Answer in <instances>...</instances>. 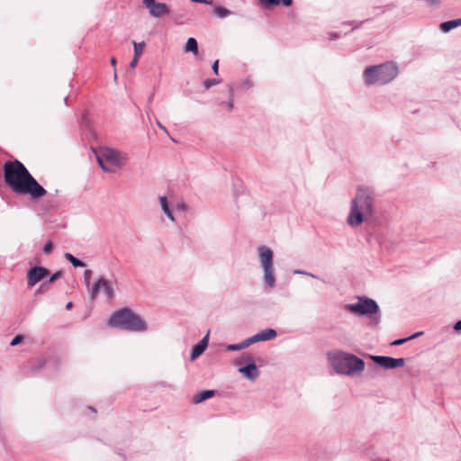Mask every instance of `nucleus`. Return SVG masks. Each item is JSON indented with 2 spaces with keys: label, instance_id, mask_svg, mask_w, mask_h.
Returning a JSON list of instances; mask_svg holds the SVG:
<instances>
[{
  "label": "nucleus",
  "instance_id": "6e6552de",
  "mask_svg": "<svg viewBox=\"0 0 461 461\" xmlns=\"http://www.w3.org/2000/svg\"><path fill=\"white\" fill-rule=\"evenodd\" d=\"M50 275V271L43 267H33L27 273V284L29 287L34 286Z\"/></svg>",
  "mask_w": 461,
  "mask_h": 461
},
{
  "label": "nucleus",
  "instance_id": "a878e982",
  "mask_svg": "<svg viewBox=\"0 0 461 461\" xmlns=\"http://www.w3.org/2000/svg\"><path fill=\"white\" fill-rule=\"evenodd\" d=\"M420 334H421V332L415 333L414 335H412V336H411V337H409V338H406V339H397V340L393 341V342L392 343V345H402V344H403L404 342H406V341H408V340H410V339H414V338L418 337Z\"/></svg>",
  "mask_w": 461,
  "mask_h": 461
},
{
  "label": "nucleus",
  "instance_id": "f8f14e48",
  "mask_svg": "<svg viewBox=\"0 0 461 461\" xmlns=\"http://www.w3.org/2000/svg\"><path fill=\"white\" fill-rule=\"evenodd\" d=\"M276 337V331L273 329L264 330L258 334L249 338L250 344L273 339Z\"/></svg>",
  "mask_w": 461,
  "mask_h": 461
},
{
  "label": "nucleus",
  "instance_id": "7ed1b4c3",
  "mask_svg": "<svg viewBox=\"0 0 461 461\" xmlns=\"http://www.w3.org/2000/svg\"><path fill=\"white\" fill-rule=\"evenodd\" d=\"M330 359L334 369L339 374L354 375L365 369V362L349 353L337 352L330 355Z\"/></svg>",
  "mask_w": 461,
  "mask_h": 461
},
{
  "label": "nucleus",
  "instance_id": "58836bf2",
  "mask_svg": "<svg viewBox=\"0 0 461 461\" xmlns=\"http://www.w3.org/2000/svg\"><path fill=\"white\" fill-rule=\"evenodd\" d=\"M71 308H72V303H71V302H69V303H67V305H66V309H67V310H70Z\"/></svg>",
  "mask_w": 461,
  "mask_h": 461
},
{
  "label": "nucleus",
  "instance_id": "9b49d317",
  "mask_svg": "<svg viewBox=\"0 0 461 461\" xmlns=\"http://www.w3.org/2000/svg\"><path fill=\"white\" fill-rule=\"evenodd\" d=\"M103 288L108 298L113 296V290L110 286L109 283L104 278H100L94 285L91 291V298L95 299L98 294L99 289Z\"/></svg>",
  "mask_w": 461,
  "mask_h": 461
},
{
  "label": "nucleus",
  "instance_id": "79ce46f5",
  "mask_svg": "<svg viewBox=\"0 0 461 461\" xmlns=\"http://www.w3.org/2000/svg\"><path fill=\"white\" fill-rule=\"evenodd\" d=\"M178 207L181 208V209H185V204H179Z\"/></svg>",
  "mask_w": 461,
  "mask_h": 461
},
{
  "label": "nucleus",
  "instance_id": "4c0bfd02",
  "mask_svg": "<svg viewBox=\"0 0 461 461\" xmlns=\"http://www.w3.org/2000/svg\"><path fill=\"white\" fill-rule=\"evenodd\" d=\"M157 124H158V126L160 129H162L164 131H166V132H167L166 128H165V127H164V126H163L159 122H157Z\"/></svg>",
  "mask_w": 461,
  "mask_h": 461
},
{
  "label": "nucleus",
  "instance_id": "72a5a7b5",
  "mask_svg": "<svg viewBox=\"0 0 461 461\" xmlns=\"http://www.w3.org/2000/svg\"><path fill=\"white\" fill-rule=\"evenodd\" d=\"M138 61H139V58H136V56H134V57H133V59H132V60H131V63H130V67H131V68H134L137 66Z\"/></svg>",
  "mask_w": 461,
  "mask_h": 461
},
{
  "label": "nucleus",
  "instance_id": "bb28decb",
  "mask_svg": "<svg viewBox=\"0 0 461 461\" xmlns=\"http://www.w3.org/2000/svg\"><path fill=\"white\" fill-rule=\"evenodd\" d=\"M219 80H216V79H206L204 82H203V86L205 87V89H209L211 86H215L217 84H219Z\"/></svg>",
  "mask_w": 461,
  "mask_h": 461
},
{
  "label": "nucleus",
  "instance_id": "f257e3e1",
  "mask_svg": "<svg viewBox=\"0 0 461 461\" xmlns=\"http://www.w3.org/2000/svg\"><path fill=\"white\" fill-rule=\"evenodd\" d=\"M4 178L5 184L16 194H30L32 198L39 199L47 193L24 165L17 159L5 163Z\"/></svg>",
  "mask_w": 461,
  "mask_h": 461
},
{
  "label": "nucleus",
  "instance_id": "39448f33",
  "mask_svg": "<svg viewBox=\"0 0 461 461\" xmlns=\"http://www.w3.org/2000/svg\"><path fill=\"white\" fill-rule=\"evenodd\" d=\"M398 74V67L394 62L367 68L364 72L366 85H384L391 82Z\"/></svg>",
  "mask_w": 461,
  "mask_h": 461
},
{
  "label": "nucleus",
  "instance_id": "473e14b6",
  "mask_svg": "<svg viewBox=\"0 0 461 461\" xmlns=\"http://www.w3.org/2000/svg\"><path fill=\"white\" fill-rule=\"evenodd\" d=\"M279 5H283L285 6H290L293 4V0H278Z\"/></svg>",
  "mask_w": 461,
  "mask_h": 461
},
{
  "label": "nucleus",
  "instance_id": "f704fd0d",
  "mask_svg": "<svg viewBox=\"0 0 461 461\" xmlns=\"http://www.w3.org/2000/svg\"><path fill=\"white\" fill-rule=\"evenodd\" d=\"M223 104L226 106L228 111H231L233 108V101L232 100H230L229 102H227L226 104Z\"/></svg>",
  "mask_w": 461,
  "mask_h": 461
},
{
  "label": "nucleus",
  "instance_id": "5701e85b",
  "mask_svg": "<svg viewBox=\"0 0 461 461\" xmlns=\"http://www.w3.org/2000/svg\"><path fill=\"white\" fill-rule=\"evenodd\" d=\"M133 46H134V56H136V58H140L144 51L145 43L144 42L137 43V42L133 41Z\"/></svg>",
  "mask_w": 461,
  "mask_h": 461
},
{
  "label": "nucleus",
  "instance_id": "9d476101",
  "mask_svg": "<svg viewBox=\"0 0 461 461\" xmlns=\"http://www.w3.org/2000/svg\"><path fill=\"white\" fill-rule=\"evenodd\" d=\"M259 258L263 268L273 267V252L266 246L258 247Z\"/></svg>",
  "mask_w": 461,
  "mask_h": 461
},
{
  "label": "nucleus",
  "instance_id": "f3484780",
  "mask_svg": "<svg viewBox=\"0 0 461 461\" xmlns=\"http://www.w3.org/2000/svg\"><path fill=\"white\" fill-rule=\"evenodd\" d=\"M185 51L192 52L195 56L198 54V45L194 38H189L187 40L185 47Z\"/></svg>",
  "mask_w": 461,
  "mask_h": 461
},
{
  "label": "nucleus",
  "instance_id": "dca6fc26",
  "mask_svg": "<svg viewBox=\"0 0 461 461\" xmlns=\"http://www.w3.org/2000/svg\"><path fill=\"white\" fill-rule=\"evenodd\" d=\"M214 393H215L212 390L203 391V392L194 395L192 402L194 404L200 403L209 398H212L214 395Z\"/></svg>",
  "mask_w": 461,
  "mask_h": 461
},
{
  "label": "nucleus",
  "instance_id": "e433bc0d",
  "mask_svg": "<svg viewBox=\"0 0 461 461\" xmlns=\"http://www.w3.org/2000/svg\"><path fill=\"white\" fill-rule=\"evenodd\" d=\"M455 330H461V321H458L456 324H455Z\"/></svg>",
  "mask_w": 461,
  "mask_h": 461
},
{
  "label": "nucleus",
  "instance_id": "f03ea898",
  "mask_svg": "<svg viewBox=\"0 0 461 461\" xmlns=\"http://www.w3.org/2000/svg\"><path fill=\"white\" fill-rule=\"evenodd\" d=\"M374 213V198L366 188H358L356 197L351 203L350 212L347 221L352 226H359Z\"/></svg>",
  "mask_w": 461,
  "mask_h": 461
},
{
  "label": "nucleus",
  "instance_id": "1a4fd4ad",
  "mask_svg": "<svg viewBox=\"0 0 461 461\" xmlns=\"http://www.w3.org/2000/svg\"><path fill=\"white\" fill-rule=\"evenodd\" d=\"M372 359L384 368H397L404 366L403 358H393L391 357L374 356Z\"/></svg>",
  "mask_w": 461,
  "mask_h": 461
},
{
  "label": "nucleus",
  "instance_id": "4be33fe9",
  "mask_svg": "<svg viewBox=\"0 0 461 461\" xmlns=\"http://www.w3.org/2000/svg\"><path fill=\"white\" fill-rule=\"evenodd\" d=\"M250 342H249V339H245L244 341H242L241 343H239V344H232V345H229L227 347L228 350H230V351H234V350H240V349H242L244 348H247L249 346H250Z\"/></svg>",
  "mask_w": 461,
  "mask_h": 461
},
{
  "label": "nucleus",
  "instance_id": "7c9ffc66",
  "mask_svg": "<svg viewBox=\"0 0 461 461\" xmlns=\"http://www.w3.org/2000/svg\"><path fill=\"white\" fill-rule=\"evenodd\" d=\"M91 275H92L91 270L87 269L85 271L84 276H85V280H86L87 285H89V280H90Z\"/></svg>",
  "mask_w": 461,
  "mask_h": 461
},
{
  "label": "nucleus",
  "instance_id": "c85d7f7f",
  "mask_svg": "<svg viewBox=\"0 0 461 461\" xmlns=\"http://www.w3.org/2000/svg\"><path fill=\"white\" fill-rule=\"evenodd\" d=\"M52 248H53L52 242L51 241H48L45 244L44 248H43V252L45 254H50L52 251Z\"/></svg>",
  "mask_w": 461,
  "mask_h": 461
},
{
  "label": "nucleus",
  "instance_id": "a211bd4d",
  "mask_svg": "<svg viewBox=\"0 0 461 461\" xmlns=\"http://www.w3.org/2000/svg\"><path fill=\"white\" fill-rule=\"evenodd\" d=\"M459 25H461V19L451 20V21L442 23L440 24V29L443 32H447L450 31L451 29L456 28Z\"/></svg>",
  "mask_w": 461,
  "mask_h": 461
},
{
  "label": "nucleus",
  "instance_id": "2f4dec72",
  "mask_svg": "<svg viewBox=\"0 0 461 461\" xmlns=\"http://www.w3.org/2000/svg\"><path fill=\"white\" fill-rule=\"evenodd\" d=\"M212 68L213 73L217 75L218 69H219V60H215L213 62Z\"/></svg>",
  "mask_w": 461,
  "mask_h": 461
},
{
  "label": "nucleus",
  "instance_id": "6ab92c4d",
  "mask_svg": "<svg viewBox=\"0 0 461 461\" xmlns=\"http://www.w3.org/2000/svg\"><path fill=\"white\" fill-rule=\"evenodd\" d=\"M263 269H264V276H265L266 283L270 287H273L275 285V276H274L273 267L263 268Z\"/></svg>",
  "mask_w": 461,
  "mask_h": 461
},
{
  "label": "nucleus",
  "instance_id": "c756f323",
  "mask_svg": "<svg viewBox=\"0 0 461 461\" xmlns=\"http://www.w3.org/2000/svg\"><path fill=\"white\" fill-rule=\"evenodd\" d=\"M23 337L22 335H16L11 341L10 345L16 346L23 340Z\"/></svg>",
  "mask_w": 461,
  "mask_h": 461
},
{
  "label": "nucleus",
  "instance_id": "a19ab883",
  "mask_svg": "<svg viewBox=\"0 0 461 461\" xmlns=\"http://www.w3.org/2000/svg\"><path fill=\"white\" fill-rule=\"evenodd\" d=\"M44 285H41V287L37 290V294L41 293V291L43 290Z\"/></svg>",
  "mask_w": 461,
  "mask_h": 461
},
{
  "label": "nucleus",
  "instance_id": "ea45409f",
  "mask_svg": "<svg viewBox=\"0 0 461 461\" xmlns=\"http://www.w3.org/2000/svg\"><path fill=\"white\" fill-rule=\"evenodd\" d=\"M111 64H112V66H115L116 65V59L115 58H112L111 59Z\"/></svg>",
  "mask_w": 461,
  "mask_h": 461
},
{
  "label": "nucleus",
  "instance_id": "4468645a",
  "mask_svg": "<svg viewBox=\"0 0 461 461\" xmlns=\"http://www.w3.org/2000/svg\"><path fill=\"white\" fill-rule=\"evenodd\" d=\"M208 338H209V331L204 336V338L193 348L192 353H191V359H193V360L195 359L205 350L207 344H208Z\"/></svg>",
  "mask_w": 461,
  "mask_h": 461
},
{
  "label": "nucleus",
  "instance_id": "423d86ee",
  "mask_svg": "<svg viewBox=\"0 0 461 461\" xmlns=\"http://www.w3.org/2000/svg\"><path fill=\"white\" fill-rule=\"evenodd\" d=\"M98 164L106 172H116L124 164V158L116 150L110 148H100L96 152Z\"/></svg>",
  "mask_w": 461,
  "mask_h": 461
},
{
  "label": "nucleus",
  "instance_id": "cd10ccee",
  "mask_svg": "<svg viewBox=\"0 0 461 461\" xmlns=\"http://www.w3.org/2000/svg\"><path fill=\"white\" fill-rule=\"evenodd\" d=\"M63 276V273L62 271H57L56 273H54L49 279V283L50 284H52L54 283L56 280H58L59 277H61Z\"/></svg>",
  "mask_w": 461,
  "mask_h": 461
},
{
  "label": "nucleus",
  "instance_id": "b1692460",
  "mask_svg": "<svg viewBox=\"0 0 461 461\" xmlns=\"http://www.w3.org/2000/svg\"><path fill=\"white\" fill-rule=\"evenodd\" d=\"M65 258H66L69 262H71V264H72L74 267H84V266H85V264H84L81 260H79V259L76 258H75L72 254H70V253H67V254L65 255Z\"/></svg>",
  "mask_w": 461,
  "mask_h": 461
},
{
  "label": "nucleus",
  "instance_id": "0eeeda50",
  "mask_svg": "<svg viewBox=\"0 0 461 461\" xmlns=\"http://www.w3.org/2000/svg\"><path fill=\"white\" fill-rule=\"evenodd\" d=\"M345 308L358 315L374 314L378 311L377 303L368 298H358L357 303L347 304Z\"/></svg>",
  "mask_w": 461,
  "mask_h": 461
},
{
  "label": "nucleus",
  "instance_id": "2eb2a0df",
  "mask_svg": "<svg viewBox=\"0 0 461 461\" xmlns=\"http://www.w3.org/2000/svg\"><path fill=\"white\" fill-rule=\"evenodd\" d=\"M240 372L249 379H254L258 375V371L255 364H250L240 368Z\"/></svg>",
  "mask_w": 461,
  "mask_h": 461
},
{
  "label": "nucleus",
  "instance_id": "20e7f679",
  "mask_svg": "<svg viewBox=\"0 0 461 461\" xmlns=\"http://www.w3.org/2000/svg\"><path fill=\"white\" fill-rule=\"evenodd\" d=\"M109 324L131 331H143L147 329L145 321L128 308L113 312L110 317Z\"/></svg>",
  "mask_w": 461,
  "mask_h": 461
},
{
  "label": "nucleus",
  "instance_id": "c9c22d12",
  "mask_svg": "<svg viewBox=\"0 0 461 461\" xmlns=\"http://www.w3.org/2000/svg\"><path fill=\"white\" fill-rule=\"evenodd\" d=\"M153 3H155V0H143V5H145V7L149 6Z\"/></svg>",
  "mask_w": 461,
  "mask_h": 461
},
{
  "label": "nucleus",
  "instance_id": "ddd939ff",
  "mask_svg": "<svg viewBox=\"0 0 461 461\" xmlns=\"http://www.w3.org/2000/svg\"><path fill=\"white\" fill-rule=\"evenodd\" d=\"M146 8L149 9V14L154 17H161L169 13L167 6L162 3H153Z\"/></svg>",
  "mask_w": 461,
  "mask_h": 461
},
{
  "label": "nucleus",
  "instance_id": "37998d69",
  "mask_svg": "<svg viewBox=\"0 0 461 461\" xmlns=\"http://www.w3.org/2000/svg\"><path fill=\"white\" fill-rule=\"evenodd\" d=\"M438 2V0H432V3L436 4Z\"/></svg>",
  "mask_w": 461,
  "mask_h": 461
},
{
  "label": "nucleus",
  "instance_id": "aec40b11",
  "mask_svg": "<svg viewBox=\"0 0 461 461\" xmlns=\"http://www.w3.org/2000/svg\"><path fill=\"white\" fill-rule=\"evenodd\" d=\"M159 201H160V203H161V207H162V210L163 212L167 214V216L172 221H174L175 219H174V216L172 214V212L170 211L169 209V206H168V203H167V199L166 196H161L159 198Z\"/></svg>",
  "mask_w": 461,
  "mask_h": 461
},
{
  "label": "nucleus",
  "instance_id": "393cba45",
  "mask_svg": "<svg viewBox=\"0 0 461 461\" xmlns=\"http://www.w3.org/2000/svg\"><path fill=\"white\" fill-rule=\"evenodd\" d=\"M214 13L220 18H224V17L228 16L230 14V12L227 8L222 7V6L215 7L214 8Z\"/></svg>",
  "mask_w": 461,
  "mask_h": 461
},
{
  "label": "nucleus",
  "instance_id": "412c9836",
  "mask_svg": "<svg viewBox=\"0 0 461 461\" xmlns=\"http://www.w3.org/2000/svg\"><path fill=\"white\" fill-rule=\"evenodd\" d=\"M258 5L263 9H270L279 5L278 0H258Z\"/></svg>",
  "mask_w": 461,
  "mask_h": 461
}]
</instances>
